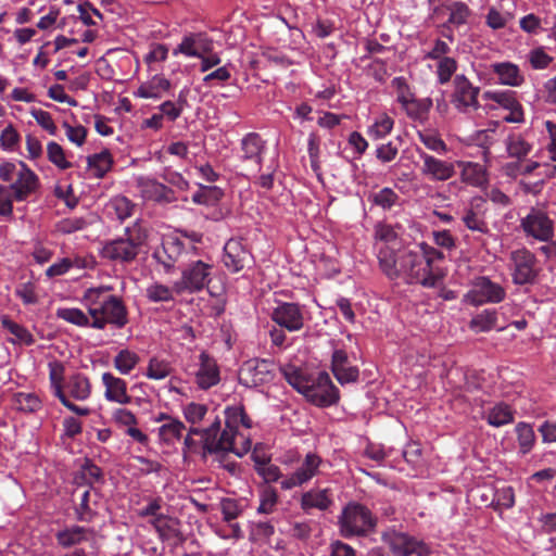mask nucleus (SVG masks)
<instances>
[{
	"label": "nucleus",
	"mask_w": 556,
	"mask_h": 556,
	"mask_svg": "<svg viewBox=\"0 0 556 556\" xmlns=\"http://www.w3.org/2000/svg\"><path fill=\"white\" fill-rule=\"evenodd\" d=\"M0 216L13 217V202H25L40 189L38 175L23 161L0 164Z\"/></svg>",
	"instance_id": "nucleus-1"
},
{
	"label": "nucleus",
	"mask_w": 556,
	"mask_h": 556,
	"mask_svg": "<svg viewBox=\"0 0 556 556\" xmlns=\"http://www.w3.org/2000/svg\"><path fill=\"white\" fill-rule=\"evenodd\" d=\"M147 230L139 219L125 227L124 235L103 243L100 254L103 258L116 264L134 262L147 240Z\"/></svg>",
	"instance_id": "nucleus-2"
},
{
	"label": "nucleus",
	"mask_w": 556,
	"mask_h": 556,
	"mask_svg": "<svg viewBox=\"0 0 556 556\" xmlns=\"http://www.w3.org/2000/svg\"><path fill=\"white\" fill-rule=\"evenodd\" d=\"M377 517L366 505L351 501L338 516L339 533L344 539L366 538L376 531Z\"/></svg>",
	"instance_id": "nucleus-3"
},
{
	"label": "nucleus",
	"mask_w": 556,
	"mask_h": 556,
	"mask_svg": "<svg viewBox=\"0 0 556 556\" xmlns=\"http://www.w3.org/2000/svg\"><path fill=\"white\" fill-rule=\"evenodd\" d=\"M205 452L208 454H217L219 452H232L237 456L242 457L251 450L250 439H244L241 450L235 447V439L238 434L236 429L225 426L220 430V420L218 417L205 428Z\"/></svg>",
	"instance_id": "nucleus-4"
},
{
	"label": "nucleus",
	"mask_w": 556,
	"mask_h": 556,
	"mask_svg": "<svg viewBox=\"0 0 556 556\" xmlns=\"http://www.w3.org/2000/svg\"><path fill=\"white\" fill-rule=\"evenodd\" d=\"M506 298L505 288L488 276H476L469 281V289L464 294L465 304L478 307L485 304H498Z\"/></svg>",
	"instance_id": "nucleus-5"
},
{
	"label": "nucleus",
	"mask_w": 556,
	"mask_h": 556,
	"mask_svg": "<svg viewBox=\"0 0 556 556\" xmlns=\"http://www.w3.org/2000/svg\"><path fill=\"white\" fill-rule=\"evenodd\" d=\"M403 264L401 270H393L392 273H400V282L406 285H419L424 288L433 289L440 285V276H434L427 270L422 260L416 250L407 249L404 251Z\"/></svg>",
	"instance_id": "nucleus-6"
},
{
	"label": "nucleus",
	"mask_w": 556,
	"mask_h": 556,
	"mask_svg": "<svg viewBox=\"0 0 556 556\" xmlns=\"http://www.w3.org/2000/svg\"><path fill=\"white\" fill-rule=\"evenodd\" d=\"M213 265L201 260H189L181 270L180 279L174 282L177 294L197 293L207 287L212 280Z\"/></svg>",
	"instance_id": "nucleus-7"
},
{
	"label": "nucleus",
	"mask_w": 556,
	"mask_h": 556,
	"mask_svg": "<svg viewBox=\"0 0 556 556\" xmlns=\"http://www.w3.org/2000/svg\"><path fill=\"white\" fill-rule=\"evenodd\" d=\"M381 540L389 546L394 556L432 555V548L428 543L407 532L388 529L382 533Z\"/></svg>",
	"instance_id": "nucleus-8"
},
{
	"label": "nucleus",
	"mask_w": 556,
	"mask_h": 556,
	"mask_svg": "<svg viewBox=\"0 0 556 556\" xmlns=\"http://www.w3.org/2000/svg\"><path fill=\"white\" fill-rule=\"evenodd\" d=\"M198 249L194 245L186 244V241L177 233L166 236L162 247L153 252V258L169 273L176 263H184L188 255H195Z\"/></svg>",
	"instance_id": "nucleus-9"
},
{
	"label": "nucleus",
	"mask_w": 556,
	"mask_h": 556,
	"mask_svg": "<svg viewBox=\"0 0 556 556\" xmlns=\"http://www.w3.org/2000/svg\"><path fill=\"white\" fill-rule=\"evenodd\" d=\"M520 229L527 238L549 243L555 237V220L549 217L547 211L531 207L530 212L520 219Z\"/></svg>",
	"instance_id": "nucleus-10"
},
{
	"label": "nucleus",
	"mask_w": 556,
	"mask_h": 556,
	"mask_svg": "<svg viewBox=\"0 0 556 556\" xmlns=\"http://www.w3.org/2000/svg\"><path fill=\"white\" fill-rule=\"evenodd\" d=\"M276 377V364L270 359L251 358L239 370V383L245 388L270 384Z\"/></svg>",
	"instance_id": "nucleus-11"
},
{
	"label": "nucleus",
	"mask_w": 556,
	"mask_h": 556,
	"mask_svg": "<svg viewBox=\"0 0 556 556\" xmlns=\"http://www.w3.org/2000/svg\"><path fill=\"white\" fill-rule=\"evenodd\" d=\"M323 458L315 452H308L303 458H298L296 467L280 481L283 491H290L307 484L320 473Z\"/></svg>",
	"instance_id": "nucleus-12"
},
{
	"label": "nucleus",
	"mask_w": 556,
	"mask_h": 556,
	"mask_svg": "<svg viewBox=\"0 0 556 556\" xmlns=\"http://www.w3.org/2000/svg\"><path fill=\"white\" fill-rule=\"evenodd\" d=\"M303 395L318 407L332 406L340 399L339 389L333 384L329 374L326 371H318L315 376H309V381Z\"/></svg>",
	"instance_id": "nucleus-13"
},
{
	"label": "nucleus",
	"mask_w": 556,
	"mask_h": 556,
	"mask_svg": "<svg viewBox=\"0 0 556 556\" xmlns=\"http://www.w3.org/2000/svg\"><path fill=\"white\" fill-rule=\"evenodd\" d=\"M510 275L516 286L535 283L539 271L536 269V256L527 248H520L510 252Z\"/></svg>",
	"instance_id": "nucleus-14"
},
{
	"label": "nucleus",
	"mask_w": 556,
	"mask_h": 556,
	"mask_svg": "<svg viewBox=\"0 0 556 556\" xmlns=\"http://www.w3.org/2000/svg\"><path fill=\"white\" fill-rule=\"evenodd\" d=\"M307 314L305 305L296 302L277 301L270 313V319L289 332H298L304 328Z\"/></svg>",
	"instance_id": "nucleus-15"
},
{
	"label": "nucleus",
	"mask_w": 556,
	"mask_h": 556,
	"mask_svg": "<svg viewBox=\"0 0 556 556\" xmlns=\"http://www.w3.org/2000/svg\"><path fill=\"white\" fill-rule=\"evenodd\" d=\"M416 153L421 161L420 174L431 182H445L456 175V160H444L429 154L421 148H416Z\"/></svg>",
	"instance_id": "nucleus-16"
},
{
	"label": "nucleus",
	"mask_w": 556,
	"mask_h": 556,
	"mask_svg": "<svg viewBox=\"0 0 556 556\" xmlns=\"http://www.w3.org/2000/svg\"><path fill=\"white\" fill-rule=\"evenodd\" d=\"M128 323V313L122 299L112 294L102 302L96 317L91 318V328L103 330L108 324L116 329L124 328Z\"/></svg>",
	"instance_id": "nucleus-17"
},
{
	"label": "nucleus",
	"mask_w": 556,
	"mask_h": 556,
	"mask_svg": "<svg viewBox=\"0 0 556 556\" xmlns=\"http://www.w3.org/2000/svg\"><path fill=\"white\" fill-rule=\"evenodd\" d=\"M453 87L451 103L457 112L467 114L480 108L478 99L480 88L473 86L464 74L455 75Z\"/></svg>",
	"instance_id": "nucleus-18"
},
{
	"label": "nucleus",
	"mask_w": 556,
	"mask_h": 556,
	"mask_svg": "<svg viewBox=\"0 0 556 556\" xmlns=\"http://www.w3.org/2000/svg\"><path fill=\"white\" fill-rule=\"evenodd\" d=\"M253 262L250 251L240 240L230 239L224 247L223 263L232 274L241 271Z\"/></svg>",
	"instance_id": "nucleus-19"
},
{
	"label": "nucleus",
	"mask_w": 556,
	"mask_h": 556,
	"mask_svg": "<svg viewBox=\"0 0 556 556\" xmlns=\"http://www.w3.org/2000/svg\"><path fill=\"white\" fill-rule=\"evenodd\" d=\"M484 98L490 100L503 109L509 111L504 117L506 123H523L525 115L521 103L516 98V92L511 90L485 91Z\"/></svg>",
	"instance_id": "nucleus-20"
},
{
	"label": "nucleus",
	"mask_w": 556,
	"mask_h": 556,
	"mask_svg": "<svg viewBox=\"0 0 556 556\" xmlns=\"http://www.w3.org/2000/svg\"><path fill=\"white\" fill-rule=\"evenodd\" d=\"M459 169V179L466 186L485 189L489 185V172L484 164L456 160V169Z\"/></svg>",
	"instance_id": "nucleus-21"
},
{
	"label": "nucleus",
	"mask_w": 556,
	"mask_h": 556,
	"mask_svg": "<svg viewBox=\"0 0 556 556\" xmlns=\"http://www.w3.org/2000/svg\"><path fill=\"white\" fill-rule=\"evenodd\" d=\"M485 199L482 197H473L469 205L464 207L460 220L465 227L471 231L485 235L489 232L488 223L484 216Z\"/></svg>",
	"instance_id": "nucleus-22"
},
{
	"label": "nucleus",
	"mask_w": 556,
	"mask_h": 556,
	"mask_svg": "<svg viewBox=\"0 0 556 556\" xmlns=\"http://www.w3.org/2000/svg\"><path fill=\"white\" fill-rule=\"evenodd\" d=\"M220 372L216 361L206 352L199 355V368L195 372V383L201 390H208L218 384Z\"/></svg>",
	"instance_id": "nucleus-23"
},
{
	"label": "nucleus",
	"mask_w": 556,
	"mask_h": 556,
	"mask_svg": "<svg viewBox=\"0 0 556 556\" xmlns=\"http://www.w3.org/2000/svg\"><path fill=\"white\" fill-rule=\"evenodd\" d=\"M266 147V140L258 132H248L240 140V160L253 162L261 168Z\"/></svg>",
	"instance_id": "nucleus-24"
},
{
	"label": "nucleus",
	"mask_w": 556,
	"mask_h": 556,
	"mask_svg": "<svg viewBox=\"0 0 556 556\" xmlns=\"http://www.w3.org/2000/svg\"><path fill=\"white\" fill-rule=\"evenodd\" d=\"M50 372V388L55 397L71 412L78 416H87L90 412L88 407H83L74 404L68 400L65 392L63 391V366L60 364H49Z\"/></svg>",
	"instance_id": "nucleus-25"
},
{
	"label": "nucleus",
	"mask_w": 556,
	"mask_h": 556,
	"mask_svg": "<svg viewBox=\"0 0 556 556\" xmlns=\"http://www.w3.org/2000/svg\"><path fill=\"white\" fill-rule=\"evenodd\" d=\"M333 504L332 491L329 488H312L302 493L300 507L304 513H311L313 509L320 511L328 510Z\"/></svg>",
	"instance_id": "nucleus-26"
},
{
	"label": "nucleus",
	"mask_w": 556,
	"mask_h": 556,
	"mask_svg": "<svg viewBox=\"0 0 556 556\" xmlns=\"http://www.w3.org/2000/svg\"><path fill=\"white\" fill-rule=\"evenodd\" d=\"M139 187L142 197L146 200L160 204H169L178 200V197L170 187L157 181L156 179H144L140 181Z\"/></svg>",
	"instance_id": "nucleus-27"
},
{
	"label": "nucleus",
	"mask_w": 556,
	"mask_h": 556,
	"mask_svg": "<svg viewBox=\"0 0 556 556\" xmlns=\"http://www.w3.org/2000/svg\"><path fill=\"white\" fill-rule=\"evenodd\" d=\"M102 384L104 386V399L108 402L126 405L131 402V396L127 393V382L114 376L111 372L102 374Z\"/></svg>",
	"instance_id": "nucleus-28"
},
{
	"label": "nucleus",
	"mask_w": 556,
	"mask_h": 556,
	"mask_svg": "<svg viewBox=\"0 0 556 556\" xmlns=\"http://www.w3.org/2000/svg\"><path fill=\"white\" fill-rule=\"evenodd\" d=\"M408 248L403 247L402 244L396 247L394 250L384 251L380 255L376 256L378 261V266L381 273L390 280L394 282H400L401 274L392 273L393 270H401L403 264L404 251Z\"/></svg>",
	"instance_id": "nucleus-29"
},
{
	"label": "nucleus",
	"mask_w": 556,
	"mask_h": 556,
	"mask_svg": "<svg viewBox=\"0 0 556 556\" xmlns=\"http://www.w3.org/2000/svg\"><path fill=\"white\" fill-rule=\"evenodd\" d=\"M374 251L376 256L384 251L394 250L402 241L394 228L386 223H377L374 227Z\"/></svg>",
	"instance_id": "nucleus-30"
},
{
	"label": "nucleus",
	"mask_w": 556,
	"mask_h": 556,
	"mask_svg": "<svg viewBox=\"0 0 556 556\" xmlns=\"http://www.w3.org/2000/svg\"><path fill=\"white\" fill-rule=\"evenodd\" d=\"M490 70L497 76V83L508 87H519L525 81L519 66L513 62H495L490 65Z\"/></svg>",
	"instance_id": "nucleus-31"
},
{
	"label": "nucleus",
	"mask_w": 556,
	"mask_h": 556,
	"mask_svg": "<svg viewBox=\"0 0 556 556\" xmlns=\"http://www.w3.org/2000/svg\"><path fill=\"white\" fill-rule=\"evenodd\" d=\"M444 8L445 12L448 13V17L442 27L446 30L466 25L471 16L469 5L462 0L446 1L444 2Z\"/></svg>",
	"instance_id": "nucleus-32"
},
{
	"label": "nucleus",
	"mask_w": 556,
	"mask_h": 556,
	"mask_svg": "<svg viewBox=\"0 0 556 556\" xmlns=\"http://www.w3.org/2000/svg\"><path fill=\"white\" fill-rule=\"evenodd\" d=\"M515 413V409L509 404L501 401L485 410L483 419L489 426L501 428L514 422Z\"/></svg>",
	"instance_id": "nucleus-33"
},
{
	"label": "nucleus",
	"mask_w": 556,
	"mask_h": 556,
	"mask_svg": "<svg viewBox=\"0 0 556 556\" xmlns=\"http://www.w3.org/2000/svg\"><path fill=\"white\" fill-rule=\"evenodd\" d=\"M75 480L78 485H85L87 489L94 490L96 483H104V472L93 460L85 458L79 466Z\"/></svg>",
	"instance_id": "nucleus-34"
},
{
	"label": "nucleus",
	"mask_w": 556,
	"mask_h": 556,
	"mask_svg": "<svg viewBox=\"0 0 556 556\" xmlns=\"http://www.w3.org/2000/svg\"><path fill=\"white\" fill-rule=\"evenodd\" d=\"M134 203L125 195L111 198L104 206V214L111 220L124 222L132 215Z\"/></svg>",
	"instance_id": "nucleus-35"
},
{
	"label": "nucleus",
	"mask_w": 556,
	"mask_h": 556,
	"mask_svg": "<svg viewBox=\"0 0 556 556\" xmlns=\"http://www.w3.org/2000/svg\"><path fill=\"white\" fill-rule=\"evenodd\" d=\"M505 149L509 157L523 161L531 153L533 143L525 135L511 132L505 139Z\"/></svg>",
	"instance_id": "nucleus-36"
},
{
	"label": "nucleus",
	"mask_w": 556,
	"mask_h": 556,
	"mask_svg": "<svg viewBox=\"0 0 556 556\" xmlns=\"http://www.w3.org/2000/svg\"><path fill=\"white\" fill-rule=\"evenodd\" d=\"M367 200L371 205L381 208L383 212H390L401 205L400 194L391 187H383L370 192Z\"/></svg>",
	"instance_id": "nucleus-37"
},
{
	"label": "nucleus",
	"mask_w": 556,
	"mask_h": 556,
	"mask_svg": "<svg viewBox=\"0 0 556 556\" xmlns=\"http://www.w3.org/2000/svg\"><path fill=\"white\" fill-rule=\"evenodd\" d=\"M91 489H86L79 496V501L74 505L75 518L79 522H91L97 516L96 501H91ZM93 495L98 496L99 492L93 490Z\"/></svg>",
	"instance_id": "nucleus-38"
},
{
	"label": "nucleus",
	"mask_w": 556,
	"mask_h": 556,
	"mask_svg": "<svg viewBox=\"0 0 556 556\" xmlns=\"http://www.w3.org/2000/svg\"><path fill=\"white\" fill-rule=\"evenodd\" d=\"M170 89V81L162 75H154L151 80L142 84L135 91V96L142 99H160L162 91Z\"/></svg>",
	"instance_id": "nucleus-39"
},
{
	"label": "nucleus",
	"mask_w": 556,
	"mask_h": 556,
	"mask_svg": "<svg viewBox=\"0 0 556 556\" xmlns=\"http://www.w3.org/2000/svg\"><path fill=\"white\" fill-rule=\"evenodd\" d=\"M198 190L192 194V202L197 205L215 206L224 197V190L216 185L197 182Z\"/></svg>",
	"instance_id": "nucleus-40"
},
{
	"label": "nucleus",
	"mask_w": 556,
	"mask_h": 556,
	"mask_svg": "<svg viewBox=\"0 0 556 556\" xmlns=\"http://www.w3.org/2000/svg\"><path fill=\"white\" fill-rule=\"evenodd\" d=\"M88 529L78 525L66 527L55 533L60 546L68 548L87 541Z\"/></svg>",
	"instance_id": "nucleus-41"
},
{
	"label": "nucleus",
	"mask_w": 556,
	"mask_h": 556,
	"mask_svg": "<svg viewBox=\"0 0 556 556\" xmlns=\"http://www.w3.org/2000/svg\"><path fill=\"white\" fill-rule=\"evenodd\" d=\"M112 165L113 157L106 149L87 156V166L94 178H103L111 170Z\"/></svg>",
	"instance_id": "nucleus-42"
},
{
	"label": "nucleus",
	"mask_w": 556,
	"mask_h": 556,
	"mask_svg": "<svg viewBox=\"0 0 556 556\" xmlns=\"http://www.w3.org/2000/svg\"><path fill=\"white\" fill-rule=\"evenodd\" d=\"M515 433L517 435L518 454L522 456L529 454L533 450L536 441L533 426L520 421L515 426Z\"/></svg>",
	"instance_id": "nucleus-43"
},
{
	"label": "nucleus",
	"mask_w": 556,
	"mask_h": 556,
	"mask_svg": "<svg viewBox=\"0 0 556 556\" xmlns=\"http://www.w3.org/2000/svg\"><path fill=\"white\" fill-rule=\"evenodd\" d=\"M111 287H97L89 288L85 291L83 301L88 309V314L92 317H96L97 312L100 306H102V302H106V298H110Z\"/></svg>",
	"instance_id": "nucleus-44"
},
{
	"label": "nucleus",
	"mask_w": 556,
	"mask_h": 556,
	"mask_svg": "<svg viewBox=\"0 0 556 556\" xmlns=\"http://www.w3.org/2000/svg\"><path fill=\"white\" fill-rule=\"evenodd\" d=\"M185 429V424L177 418L170 419L169 422H164L157 428L160 443L167 446L174 445L181 439Z\"/></svg>",
	"instance_id": "nucleus-45"
},
{
	"label": "nucleus",
	"mask_w": 556,
	"mask_h": 556,
	"mask_svg": "<svg viewBox=\"0 0 556 556\" xmlns=\"http://www.w3.org/2000/svg\"><path fill=\"white\" fill-rule=\"evenodd\" d=\"M418 250L417 253L419 254L420 258L422 260V263L425 264L428 271H430L434 276H440V282L442 281V274L439 271V269L434 266L435 262L442 261L444 258L443 252L438 250L437 248L428 244L425 241H421L417 244Z\"/></svg>",
	"instance_id": "nucleus-46"
},
{
	"label": "nucleus",
	"mask_w": 556,
	"mask_h": 556,
	"mask_svg": "<svg viewBox=\"0 0 556 556\" xmlns=\"http://www.w3.org/2000/svg\"><path fill=\"white\" fill-rule=\"evenodd\" d=\"M65 388L70 395L76 401H85L90 395L89 379L81 372H76L68 377Z\"/></svg>",
	"instance_id": "nucleus-47"
},
{
	"label": "nucleus",
	"mask_w": 556,
	"mask_h": 556,
	"mask_svg": "<svg viewBox=\"0 0 556 556\" xmlns=\"http://www.w3.org/2000/svg\"><path fill=\"white\" fill-rule=\"evenodd\" d=\"M394 128V119L387 113L374 117L372 123L367 127V135L371 140H382L391 134Z\"/></svg>",
	"instance_id": "nucleus-48"
},
{
	"label": "nucleus",
	"mask_w": 556,
	"mask_h": 556,
	"mask_svg": "<svg viewBox=\"0 0 556 556\" xmlns=\"http://www.w3.org/2000/svg\"><path fill=\"white\" fill-rule=\"evenodd\" d=\"M1 325L5 330L14 336V338L8 340L10 343L25 345H31L35 343L34 336L30 331L24 326L11 320L8 316H3L1 318Z\"/></svg>",
	"instance_id": "nucleus-49"
},
{
	"label": "nucleus",
	"mask_w": 556,
	"mask_h": 556,
	"mask_svg": "<svg viewBox=\"0 0 556 556\" xmlns=\"http://www.w3.org/2000/svg\"><path fill=\"white\" fill-rule=\"evenodd\" d=\"M176 290L161 282L154 281L146 288L144 295L151 303H169L175 302Z\"/></svg>",
	"instance_id": "nucleus-50"
},
{
	"label": "nucleus",
	"mask_w": 556,
	"mask_h": 556,
	"mask_svg": "<svg viewBox=\"0 0 556 556\" xmlns=\"http://www.w3.org/2000/svg\"><path fill=\"white\" fill-rule=\"evenodd\" d=\"M496 309L485 308L471 318L469 327L475 332H489L496 326Z\"/></svg>",
	"instance_id": "nucleus-51"
},
{
	"label": "nucleus",
	"mask_w": 556,
	"mask_h": 556,
	"mask_svg": "<svg viewBox=\"0 0 556 556\" xmlns=\"http://www.w3.org/2000/svg\"><path fill=\"white\" fill-rule=\"evenodd\" d=\"M495 141V130L491 128L480 129L472 132L469 137V143L482 149L484 162H489L491 156L490 148Z\"/></svg>",
	"instance_id": "nucleus-52"
},
{
	"label": "nucleus",
	"mask_w": 556,
	"mask_h": 556,
	"mask_svg": "<svg viewBox=\"0 0 556 556\" xmlns=\"http://www.w3.org/2000/svg\"><path fill=\"white\" fill-rule=\"evenodd\" d=\"M419 141L430 151L438 155H445L448 152V147L441 136L430 129L417 131Z\"/></svg>",
	"instance_id": "nucleus-53"
},
{
	"label": "nucleus",
	"mask_w": 556,
	"mask_h": 556,
	"mask_svg": "<svg viewBox=\"0 0 556 556\" xmlns=\"http://www.w3.org/2000/svg\"><path fill=\"white\" fill-rule=\"evenodd\" d=\"M496 511L510 509L515 506V490L510 485H502L494 490L493 498L490 503Z\"/></svg>",
	"instance_id": "nucleus-54"
},
{
	"label": "nucleus",
	"mask_w": 556,
	"mask_h": 556,
	"mask_svg": "<svg viewBox=\"0 0 556 556\" xmlns=\"http://www.w3.org/2000/svg\"><path fill=\"white\" fill-rule=\"evenodd\" d=\"M225 426L236 429L243 426L247 429L252 427V420L247 415L242 405L228 406L225 409Z\"/></svg>",
	"instance_id": "nucleus-55"
},
{
	"label": "nucleus",
	"mask_w": 556,
	"mask_h": 556,
	"mask_svg": "<svg viewBox=\"0 0 556 556\" xmlns=\"http://www.w3.org/2000/svg\"><path fill=\"white\" fill-rule=\"evenodd\" d=\"M13 403L17 410L27 414L38 412L42 406L39 396L30 392L15 393L13 397Z\"/></svg>",
	"instance_id": "nucleus-56"
},
{
	"label": "nucleus",
	"mask_w": 556,
	"mask_h": 556,
	"mask_svg": "<svg viewBox=\"0 0 556 556\" xmlns=\"http://www.w3.org/2000/svg\"><path fill=\"white\" fill-rule=\"evenodd\" d=\"M201 38V33H190L184 36L181 42L174 49L173 54H184L187 58H202V53L197 48Z\"/></svg>",
	"instance_id": "nucleus-57"
},
{
	"label": "nucleus",
	"mask_w": 556,
	"mask_h": 556,
	"mask_svg": "<svg viewBox=\"0 0 556 556\" xmlns=\"http://www.w3.org/2000/svg\"><path fill=\"white\" fill-rule=\"evenodd\" d=\"M254 469L266 483L280 482L285 478L277 465L258 457L254 458Z\"/></svg>",
	"instance_id": "nucleus-58"
},
{
	"label": "nucleus",
	"mask_w": 556,
	"mask_h": 556,
	"mask_svg": "<svg viewBox=\"0 0 556 556\" xmlns=\"http://www.w3.org/2000/svg\"><path fill=\"white\" fill-rule=\"evenodd\" d=\"M56 317L78 327H90L91 319L80 308L76 307H59L55 313Z\"/></svg>",
	"instance_id": "nucleus-59"
},
{
	"label": "nucleus",
	"mask_w": 556,
	"mask_h": 556,
	"mask_svg": "<svg viewBox=\"0 0 556 556\" xmlns=\"http://www.w3.org/2000/svg\"><path fill=\"white\" fill-rule=\"evenodd\" d=\"M139 361L140 357L137 353L128 349H123L114 356L113 364L114 367L119 371V374L126 376L131 372V370L137 366Z\"/></svg>",
	"instance_id": "nucleus-60"
},
{
	"label": "nucleus",
	"mask_w": 556,
	"mask_h": 556,
	"mask_svg": "<svg viewBox=\"0 0 556 556\" xmlns=\"http://www.w3.org/2000/svg\"><path fill=\"white\" fill-rule=\"evenodd\" d=\"M432 105L433 101L429 97L420 99L414 97L413 101L403 109L412 119H422L429 114Z\"/></svg>",
	"instance_id": "nucleus-61"
},
{
	"label": "nucleus",
	"mask_w": 556,
	"mask_h": 556,
	"mask_svg": "<svg viewBox=\"0 0 556 556\" xmlns=\"http://www.w3.org/2000/svg\"><path fill=\"white\" fill-rule=\"evenodd\" d=\"M90 222L84 216H70L62 218L56 224V230L62 235H72L85 230Z\"/></svg>",
	"instance_id": "nucleus-62"
},
{
	"label": "nucleus",
	"mask_w": 556,
	"mask_h": 556,
	"mask_svg": "<svg viewBox=\"0 0 556 556\" xmlns=\"http://www.w3.org/2000/svg\"><path fill=\"white\" fill-rule=\"evenodd\" d=\"M170 370L172 368L167 361L151 357L143 375L151 380H163L170 375Z\"/></svg>",
	"instance_id": "nucleus-63"
},
{
	"label": "nucleus",
	"mask_w": 556,
	"mask_h": 556,
	"mask_svg": "<svg viewBox=\"0 0 556 556\" xmlns=\"http://www.w3.org/2000/svg\"><path fill=\"white\" fill-rule=\"evenodd\" d=\"M260 505L256 509L258 514L269 515L275 511L278 503V492L271 486H265L258 493Z\"/></svg>",
	"instance_id": "nucleus-64"
}]
</instances>
